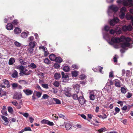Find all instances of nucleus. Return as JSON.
Listing matches in <instances>:
<instances>
[{"label":"nucleus","instance_id":"1","mask_svg":"<svg viewBox=\"0 0 133 133\" xmlns=\"http://www.w3.org/2000/svg\"><path fill=\"white\" fill-rule=\"evenodd\" d=\"M131 39L128 37H125L124 36H121L120 38L113 37L111 39V41L109 42L110 44L112 45L115 43H118L122 42L121 46L123 48L126 47H128L130 45L129 43Z\"/></svg>","mask_w":133,"mask_h":133},{"label":"nucleus","instance_id":"2","mask_svg":"<svg viewBox=\"0 0 133 133\" xmlns=\"http://www.w3.org/2000/svg\"><path fill=\"white\" fill-rule=\"evenodd\" d=\"M117 3H121L122 2L124 6H133V4L132 3V0H118Z\"/></svg>","mask_w":133,"mask_h":133},{"label":"nucleus","instance_id":"3","mask_svg":"<svg viewBox=\"0 0 133 133\" xmlns=\"http://www.w3.org/2000/svg\"><path fill=\"white\" fill-rule=\"evenodd\" d=\"M17 68L19 69L20 70L21 72L26 75H28L30 74L31 70L29 71L25 68V67L22 66L20 65L17 66Z\"/></svg>","mask_w":133,"mask_h":133},{"label":"nucleus","instance_id":"4","mask_svg":"<svg viewBox=\"0 0 133 133\" xmlns=\"http://www.w3.org/2000/svg\"><path fill=\"white\" fill-rule=\"evenodd\" d=\"M36 43L35 41L30 42L29 43V48L28 49V51L30 53L32 54L34 50V48L35 46Z\"/></svg>","mask_w":133,"mask_h":133},{"label":"nucleus","instance_id":"5","mask_svg":"<svg viewBox=\"0 0 133 133\" xmlns=\"http://www.w3.org/2000/svg\"><path fill=\"white\" fill-rule=\"evenodd\" d=\"M118 8L115 5H112L110 6L108 8V11L109 15L111 11L116 12L118 10Z\"/></svg>","mask_w":133,"mask_h":133},{"label":"nucleus","instance_id":"6","mask_svg":"<svg viewBox=\"0 0 133 133\" xmlns=\"http://www.w3.org/2000/svg\"><path fill=\"white\" fill-rule=\"evenodd\" d=\"M61 75L62 76V81L64 82H67L69 80V78L67 75H65L64 73L63 72H62Z\"/></svg>","mask_w":133,"mask_h":133},{"label":"nucleus","instance_id":"7","mask_svg":"<svg viewBox=\"0 0 133 133\" xmlns=\"http://www.w3.org/2000/svg\"><path fill=\"white\" fill-rule=\"evenodd\" d=\"M81 94H82V96H79L78 99L79 103L83 105L85 103V101L83 96V93L82 94V92H81Z\"/></svg>","mask_w":133,"mask_h":133},{"label":"nucleus","instance_id":"8","mask_svg":"<svg viewBox=\"0 0 133 133\" xmlns=\"http://www.w3.org/2000/svg\"><path fill=\"white\" fill-rule=\"evenodd\" d=\"M119 19L117 17L114 18L110 22V24L111 25L113 26L115 23H117L119 22Z\"/></svg>","mask_w":133,"mask_h":133},{"label":"nucleus","instance_id":"9","mask_svg":"<svg viewBox=\"0 0 133 133\" xmlns=\"http://www.w3.org/2000/svg\"><path fill=\"white\" fill-rule=\"evenodd\" d=\"M132 29V26L131 25H128V26L125 25L123 26L122 28V29L124 31H131Z\"/></svg>","mask_w":133,"mask_h":133},{"label":"nucleus","instance_id":"10","mask_svg":"<svg viewBox=\"0 0 133 133\" xmlns=\"http://www.w3.org/2000/svg\"><path fill=\"white\" fill-rule=\"evenodd\" d=\"M21 97L22 95L21 94L16 92L14 94L13 98L15 99H19L21 98Z\"/></svg>","mask_w":133,"mask_h":133},{"label":"nucleus","instance_id":"11","mask_svg":"<svg viewBox=\"0 0 133 133\" xmlns=\"http://www.w3.org/2000/svg\"><path fill=\"white\" fill-rule=\"evenodd\" d=\"M70 90L71 89L70 88L68 90L65 91L64 92L65 95L68 97H71V94L70 92Z\"/></svg>","mask_w":133,"mask_h":133},{"label":"nucleus","instance_id":"12","mask_svg":"<svg viewBox=\"0 0 133 133\" xmlns=\"http://www.w3.org/2000/svg\"><path fill=\"white\" fill-rule=\"evenodd\" d=\"M24 92L27 95H29L31 94L32 93V91L29 89H26L23 90Z\"/></svg>","mask_w":133,"mask_h":133},{"label":"nucleus","instance_id":"13","mask_svg":"<svg viewBox=\"0 0 133 133\" xmlns=\"http://www.w3.org/2000/svg\"><path fill=\"white\" fill-rule=\"evenodd\" d=\"M79 85L77 84L74 86V88L75 91L76 92L78 93L79 91Z\"/></svg>","mask_w":133,"mask_h":133},{"label":"nucleus","instance_id":"14","mask_svg":"<svg viewBox=\"0 0 133 133\" xmlns=\"http://www.w3.org/2000/svg\"><path fill=\"white\" fill-rule=\"evenodd\" d=\"M49 58L50 60L53 61H55L56 57V56L53 54L50 55L49 56Z\"/></svg>","mask_w":133,"mask_h":133},{"label":"nucleus","instance_id":"15","mask_svg":"<svg viewBox=\"0 0 133 133\" xmlns=\"http://www.w3.org/2000/svg\"><path fill=\"white\" fill-rule=\"evenodd\" d=\"M29 34V32L26 31L22 32L21 34V36L22 38H25Z\"/></svg>","mask_w":133,"mask_h":133},{"label":"nucleus","instance_id":"16","mask_svg":"<svg viewBox=\"0 0 133 133\" xmlns=\"http://www.w3.org/2000/svg\"><path fill=\"white\" fill-rule=\"evenodd\" d=\"M15 59L11 57V58L9 60L8 64L9 65H12L15 62Z\"/></svg>","mask_w":133,"mask_h":133},{"label":"nucleus","instance_id":"17","mask_svg":"<svg viewBox=\"0 0 133 133\" xmlns=\"http://www.w3.org/2000/svg\"><path fill=\"white\" fill-rule=\"evenodd\" d=\"M89 97L91 100L92 101L94 100L95 98L94 94L93 92H90Z\"/></svg>","mask_w":133,"mask_h":133},{"label":"nucleus","instance_id":"18","mask_svg":"<svg viewBox=\"0 0 133 133\" xmlns=\"http://www.w3.org/2000/svg\"><path fill=\"white\" fill-rule=\"evenodd\" d=\"M14 31L15 34H17L20 33L21 32V29L18 27H16L14 30Z\"/></svg>","mask_w":133,"mask_h":133},{"label":"nucleus","instance_id":"19","mask_svg":"<svg viewBox=\"0 0 133 133\" xmlns=\"http://www.w3.org/2000/svg\"><path fill=\"white\" fill-rule=\"evenodd\" d=\"M13 28V25L11 23L8 24L6 25V28L8 30H11Z\"/></svg>","mask_w":133,"mask_h":133},{"label":"nucleus","instance_id":"20","mask_svg":"<svg viewBox=\"0 0 133 133\" xmlns=\"http://www.w3.org/2000/svg\"><path fill=\"white\" fill-rule=\"evenodd\" d=\"M126 17V18L128 20L130 19H131V21L133 20V16H132L129 14H127Z\"/></svg>","mask_w":133,"mask_h":133},{"label":"nucleus","instance_id":"21","mask_svg":"<svg viewBox=\"0 0 133 133\" xmlns=\"http://www.w3.org/2000/svg\"><path fill=\"white\" fill-rule=\"evenodd\" d=\"M54 77L56 79H58L61 77L60 74L58 73H56L54 74Z\"/></svg>","mask_w":133,"mask_h":133},{"label":"nucleus","instance_id":"22","mask_svg":"<svg viewBox=\"0 0 133 133\" xmlns=\"http://www.w3.org/2000/svg\"><path fill=\"white\" fill-rule=\"evenodd\" d=\"M12 76L13 77L16 78L18 77V73L15 70L14 72L12 75Z\"/></svg>","mask_w":133,"mask_h":133},{"label":"nucleus","instance_id":"23","mask_svg":"<svg viewBox=\"0 0 133 133\" xmlns=\"http://www.w3.org/2000/svg\"><path fill=\"white\" fill-rule=\"evenodd\" d=\"M78 72L77 71H72L71 72L72 76L75 77L77 76L78 75Z\"/></svg>","mask_w":133,"mask_h":133},{"label":"nucleus","instance_id":"24","mask_svg":"<svg viewBox=\"0 0 133 133\" xmlns=\"http://www.w3.org/2000/svg\"><path fill=\"white\" fill-rule=\"evenodd\" d=\"M71 127V125L69 123H67L65 125V127L67 130H69Z\"/></svg>","mask_w":133,"mask_h":133},{"label":"nucleus","instance_id":"25","mask_svg":"<svg viewBox=\"0 0 133 133\" xmlns=\"http://www.w3.org/2000/svg\"><path fill=\"white\" fill-rule=\"evenodd\" d=\"M2 117L3 119L4 120L5 123V125H6L8 124L9 122L7 120V118L4 116H2Z\"/></svg>","mask_w":133,"mask_h":133},{"label":"nucleus","instance_id":"26","mask_svg":"<svg viewBox=\"0 0 133 133\" xmlns=\"http://www.w3.org/2000/svg\"><path fill=\"white\" fill-rule=\"evenodd\" d=\"M12 86L14 89H15L16 88L19 89H21L22 88V87L18 85L17 84H12Z\"/></svg>","mask_w":133,"mask_h":133},{"label":"nucleus","instance_id":"27","mask_svg":"<svg viewBox=\"0 0 133 133\" xmlns=\"http://www.w3.org/2000/svg\"><path fill=\"white\" fill-rule=\"evenodd\" d=\"M63 61V59L60 57H57L55 61L56 62L60 63L62 62Z\"/></svg>","mask_w":133,"mask_h":133},{"label":"nucleus","instance_id":"28","mask_svg":"<svg viewBox=\"0 0 133 133\" xmlns=\"http://www.w3.org/2000/svg\"><path fill=\"white\" fill-rule=\"evenodd\" d=\"M53 100L56 103V104H60L61 103V102L60 100L58 99L55 98H53Z\"/></svg>","mask_w":133,"mask_h":133},{"label":"nucleus","instance_id":"29","mask_svg":"<svg viewBox=\"0 0 133 133\" xmlns=\"http://www.w3.org/2000/svg\"><path fill=\"white\" fill-rule=\"evenodd\" d=\"M127 89L123 87H122L121 88V91L122 93L125 94L127 92Z\"/></svg>","mask_w":133,"mask_h":133},{"label":"nucleus","instance_id":"30","mask_svg":"<svg viewBox=\"0 0 133 133\" xmlns=\"http://www.w3.org/2000/svg\"><path fill=\"white\" fill-rule=\"evenodd\" d=\"M30 66L32 69H34L37 67L36 65L34 63H31L30 65Z\"/></svg>","mask_w":133,"mask_h":133},{"label":"nucleus","instance_id":"31","mask_svg":"<svg viewBox=\"0 0 133 133\" xmlns=\"http://www.w3.org/2000/svg\"><path fill=\"white\" fill-rule=\"evenodd\" d=\"M34 93L36 94V96L38 97H40L42 95V93L38 92L35 91Z\"/></svg>","mask_w":133,"mask_h":133},{"label":"nucleus","instance_id":"32","mask_svg":"<svg viewBox=\"0 0 133 133\" xmlns=\"http://www.w3.org/2000/svg\"><path fill=\"white\" fill-rule=\"evenodd\" d=\"M73 98L75 100H77L78 99V95L76 94H74L72 95Z\"/></svg>","mask_w":133,"mask_h":133},{"label":"nucleus","instance_id":"33","mask_svg":"<svg viewBox=\"0 0 133 133\" xmlns=\"http://www.w3.org/2000/svg\"><path fill=\"white\" fill-rule=\"evenodd\" d=\"M44 63L46 64H49L50 63V61L49 59L46 58L44 60Z\"/></svg>","mask_w":133,"mask_h":133},{"label":"nucleus","instance_id":"34","mask_svg":"<svg viewBox=\"0 0 133 133\" xmlns=\"http://www.w3.org/2000/svg\"><path fill=\"white\" fill-rule=\"evenodd\" d=\"M69 68L67 66H65L63 68V70L66 72L68 71L69 70Z\"/></svg>","mask_w":133,"mask_h":133},{"label":"nucleus","instance_id":"35","mask_svg":"<svg viewBox=\"0 0 133 133\" xmlns=\"http://www.w3.org/2000/svg\"><path fill=\"white\" fill-rule=\"evenodd\" d=\"M125 16V13L124 12H121L119 15V17L121 19L123 18Z\"/></svg>","mask_w":133,"mask_h":133},{"label":"nucleus","instance_id":"36","mask_svg":"<svg viewBox=\"0 0 133 133\" xmlns=\"http://www.w3.org/2000/svg\"><path fill=\"white\" fill-rule=\"evenodd\" d=\"M126 75L127 77H129L131 75V73L129 70H127L126 72Z\"/></svg>","mask_w":133,"mask_h":133},{"label":"nucleus","instance_id":"37","mask_svg":"<svg viewBox=\"0 0 133 133\" xmlns=\"http://www.w3.org/2000/svg\"><path fill=\"white\" fill-rule=\"evenodd\" d=\"M48 120L46 119H43L42 120L41 122L42 123V124H47L48 122Z\"/></svg>","mask_w":133,"mask_h":133},{"label":"nucleus","instance_id":"38","mask_svg":"<svg viewBox=\"0 0 133 133\" xmlns=\"http://www.w3.org/2000/svg\"><path fill=\"white\" fill-rule=\"evenodd\" d=\"M14 44L16 46L18 47H19L21 46V44L16 41L14 42Z\"/></svg>","mask_w":133,"mask_h":133},{"label":"nucleus","instance_id":"39","mask_svg":"<svg viewBox=\"0 0 133 133\" xmlns=\"http://www.w3.org/2000/svg\"><path fill=\"white\" fill-rule=\"evenodd\" d=\"M44 55L45 56H47L49 54V53L48 51L46 49L44 51Z\"/></svg>","mask_w":133,"mask_h":133},{"label":"nucleus","instance_id":"40","mask_svg":"<svg viewBox=\"0 0 133 133\" xmlns=\"http://www.w3.org/2000/svg\"><path fill=\"white\" fill-rule=\"evenodd\" d=\"M113 74H114V72L112 71H111L109 72V77L111 78V77H114V75Z\"/></svg>","mask_w":133,"mask_h":133},{"label":"nucleus","instance_id":"41","mask_svg":"<svg viewBox=\"0 0 133 133\" xmlns=\"http://www.w3.org/2000/svg\"><path fill=\"white\" fill-rule=\"evenodd\" d=\"M80 78L82 80L86 78V76L84 74H82L80 75Z\"/></svg>","mask_w":133,"mask_h":133},{"label":"nucleus","instance_id":"42","mask_svg":"<svg viewBox=\"0 0 133 133\" xmlns=\"http://www.w3.org/2000/svg\"><path fill=\"white\" fill-rule=\"evenodd\" d=\"M19 61L21 64L25 65L26 64V63L23 61L22 59H19Z\"/></svg>","mask_w":133,"mask_h":133},{"label":"nucleus","instance_id":"43","mask_svg":"<svg viewBox=\"0 0 133 133\" xmlns=\"http://www.w3.org/2000/svg\"><path fill=\"white\" fill-rule=\"evenodd\" d=\"M34 39V37L33 36H31L28 38V41L29 42H32Z\"/></svg>","mask_w":133,"mask_h":133},{"label":"nucleus","instance_id":"44","mask_svg":"<svg viewBox=\"0 0 133 133\" xmlns=\"http://www.w3.org/2000/svg\"><path fill=\"white\" fill-rule=\"evenodd\" d=\"M9 84H2L1 85V87L2 88H4L5 87V85H6V86L8 87H9V86H8Z\"/></svg>","mask_w":133,"mask_h":133},{"label":"nucleus","instance_id":"45","mask_svg":"<svg viewBox=\"0 0 133 133\" xmlns=\"http://www.w3.org/2000/svg\"><path fill=\"white\" fill-rule=\"evenodd\" d=\"M49 97V96L46 94H44L42 96V98L44 99H48Z\"/></svg>","mask_w":133,"mask_h":133},{"label":"nucleus","instance_id":"46","mask_svg":"<svg viewBox=\"0 0 133 133\" xmlns=\"http://www.w3.org/2000/svg\"><path fill=\"white\" fill-rule=\"evenodd\" d=\"M12 104L15 106H17L18 103L16 101H14L11 102Z\"/></svg>","mask_w":133,"mask_h":133},{"label":"nucleus","instance_id":"47","mask_svg":"<svg viewBox=\"0 0 133 133\" xmlns=\"http://www.w3.org/2000/svg\"><path fill=\"white\" fill-rule=\"evenodd\" d=\"M105 128L104 127L99 129L98 130V131L99 133H101V132H103L105 130Z\"/></svg>","mask_w":133,"mask_h":133},{"label":"nucleus","instance_id":"48","mask_svg":"<svg viewBox=\"0 0 133 133\" xmlns=\"http://www.w3.org/2000/svg\"><path fill=\"white\" fill-rule=\"evenodd\" d=\"M42 86L45 88L47 89L48 88V85L47 84H42Z\"/></svg>","mask_w":133,"mask_h":133},{"label":"nucleus","instance_id":"49","mask_svg":"<svg viewBox=\"0 0 133 133\" xmlns=\"http://www.w3.org/2000/svg\"><path fill=\"white\" fill-rule=\"evenodd\" d=\"M12 23L14 25H16L18 24V22L17 20L16 19H15L13 21Z\"/></svg>","mask_w":133,"mask_h":133},{"label":"nucleus","instance_id":"50","mask_svg":"<svg viewBox=\"0 0 133 133\" xmlns=\"http://www.w3.org/2000/svg\"><path fill=\"white\" fill-rule=\"evenodd\" d=\"M21 114H22V115H23V116H24L26 118H27L29 116V114L28 113H25L24 114H22V113H20Z\"/></svg>","mask_w":133,"mask_h":133},{"label":"nucleus","instance_id":"51","mask_svg":"<svg viewBox=\"0 0 133 133\" xmlns=\"http://www.w3.org/2000/svg\"><path fill=\"white\" fill-rule=\"evenodd\" d=\"M47 124L51 126H54V123L52 122L49 121H48Z\"/></svg>","mask_w":133,"mask_h":133},{"label":"nucleus","instance_id":"52","mask_svg":"<svg viewBox=\"0 0 133 133\" xmlns=\"http://www.w3.org/2000/svg\"><path fill=\"white\" fill-rule=\"evenodd\" d=\"M24 131H32L30 127H26L24 129Z\"/></svg>","mask_w":133,"mask_h":133},{"label":"nucleus","instance_id":"53","mask_svg":"<svg viewBox=\"0 0 133 133\" xmlns=\"http://www.w3.org/2000/svg\"><path fill=\"white\" fill-rule=\"evenodd\" d=\"M22 102H20L19 104H18L17 106L16 107L18 109H20L21 108V105L22 104Z\"/></svg>","mask_w":133,"mask_h":133},{"label":"nucleus","instance_id":"54","mask_svg":"<svg viewBox=\"0 0 133 133\" xmlns=\"http://www.w3.org/2000/svg\"><path fill=\"white\" fill-rule=\"evenodd\" d=\"M8 110L9 112H12L13 111L12 108L10 107H9L8 108Z\"/></svg>","mask_w":133,"mask_h":133},{"label":"nucleus","instance_id":"55","mask_svg":"<svg viewBox=\"0 0 133 133\" xmlns=\"http://www.w3.org/2000/svg\"><path fill=\"white\" fill-rule=\"evenodd\" d=\"M54 66L55 68H59L60 65L58 64H55L54 65Z\"/></svg>","mask_w":133,"mask_h":133},{"label":"nucleus","instance_id":"56","mask_svg":"<svg viewBox=\"0 0 133 133\" xmlns=\"http://www.w3.org/2000/svg\"><path fill=\"white\" fill-rule=\"evenodd\" d=\"M126 10V8L125 7H123L121 10V12H124Z\"/></svg>","mask_w":133,"mask_h":133},{"label":"nucleus","instance_id":"57","mask_svg":"<svg viewBox=\"0 0 133 133\" xmlns=\"http://www.w3.org/2000/svg\"><path fill=\"white\" fill-rule=\"evenodd\" d=\"M116 31H117L116 30H114L113 29H111L110 31V33L111 34H113Z\"/></svg>","mask_w":133,"mask_h":133},{"label":"nucleus","instance_id":"58","mask_svg":"<svg viewBox=\"0 0 133 133\" xmlns=\"http://www.w3.org/2000/svg\"><path fill=\"white\" fill-rule=\"evenodd\" d=\"M131 96L132 94L128 92L127 93V97L129 98L131 97Z\"/></svg>","mask_w":133,"mask_h":133},{"label":"nucleus","instance_id":"59","mask_svg":"<svg viewBox=\"0 0 133 133\" xmlns=\"http://www.w3.org/2000/svg\"><path fill=\"white\" fill-rule=\"evenodd\" d=\"M110 28L109 26L106 25L104 27V30L106 31H108L109 29Z\"/></svg>","mask_w":133,"mask_h":133},{"label":"nucleus","instance_id":"60","mask_svg":"<svg viewBox=\"0 0 133 133\" xmlns=\"http://www.w3.org/2000/svg\"><path fill=\"white\" fill-rule=\"evenodd\" d=\"M72 67L74 69H77L78 68V66L76 64H73L72 65Z\"/></svg>","mask_w":133,"mask_h":133},{"label":"nucleus","instance_id":"61","mask_svg":"<svg viewBox=\"0 0 133 133\" xmlns=\"http://www.w3.org/2000/svg\"><path fill=\"white\" fill-rule=\"evenodd\" d=\"M115 111L116 112L118 113L120 111V109L117 107H116L115 108Z\"/></svg>","mask_w":133,"mask_h":133},{"label":"nucleus","instance_id":"62","mask_svg":"<svg viewBox=\"0 0 133 133\" xmlns=\"http://www.w3.org/2000/svg\"><path fill=\"white\" fill-rule=\"evenodd\" d=\"M117 56L115 55L114 57V61L115 62H116L117 61Z\"/></svg>","mask_w":133,"mask_h":133},{"label":"nucleus","instance_id":"63","mask_svg":"<svg viewBox=\"0 0 133 133\" xmlns=\"http://www.w3.org/2000/svg\"><path fill=\"white\" fill-rule=\"evenodd\" d=\"M18 82L19 83H25L26 82L24 80H21L18 81Z\"/></svg>","mask_w":133,"mask_h":133},{"label":"nucleus","instance_id":"64","mask_svg":"<svg viewBox=\"0 0 133 133\" xmlns=\"http://www.w3.org/2000/svg\"><path fill=\"white\" fill-rule=\"evenodd\" d=\"M113 82L114 83H119L120 82L118 79H116L114 80Z\"/></svg>","mask_w":133,"mask_h":133}]
</instances>
